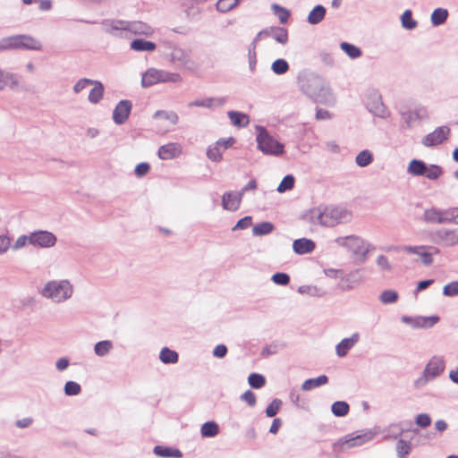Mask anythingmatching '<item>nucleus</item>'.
<instances>
[{"instance_id":"obj_1","label":"nucleus","mask_w":458,"mask_h":458,"mask_svg":"<svg viewBox=\"0 0 458 458\" xmlns=\"http://www.w3.org/2000/svg\"><path fill=\"white\" fill-rule=\"evenodd\" d=\"M303 219L312 225L334 227L349 222L352 219V214L344 208L319 205L309 209L304 214Z\"/></svg>"},{"instance_id":"obj_2","label":"nucleus","mask_w":458,"mask_h":458,"mask_svg":"<svg viewBox=\"0 0 458 458\" xmlns=\"http://www.w3.org/2000/svg\"><path fill=\"white\" fill-rule=\"evenodd\" d=\"M297 81L300 90L312 100L322 104L332 101L333 94L329 84L318 73L302 71L299 73Z\"/></svg>"},{"instance_id":"obj_3","label":"nucleus","mask_w":458,"mask_h":458,"mask_svg":"<svg viewBox=\"0 0 458 458\" xmlns=\"http://www.w3.org/2000/svg\"><path fill=\"white\" fill-rule=\"evenodd\" d=\"M74 293V286L68 279H54L47 281L40 291V294L54 303H64Z\"/></svg>"},{"instance_id":"obj_4","label":"nucleus","mask_w":458,"mask_h":458,"mask_svg":"<svg viewBox=\"0 0 458 458\" xmlns=\"http://www.w3.org/2000/svg\"><path fill=\"white\" fill-rule=\"evenodd\" d=\"M336 245L343 247L360 262H365L368 254L374 250V247L368 241L360 236L351 234L340 236L335 239Z\"/></svg>"},{"instance_id":"obj_5","label":"nucleus","mask_w":458,"mask_h":458,"mask_svg":"<svg viewBox=\"0 0 458 458\" xmlns=\"http://www.w3.org/2000/svg\"><path fill=\"white\" fill-rule=\"evenodd\" d=\"M20 49L39 51L42 49V44L38 39L26 34L4 37L0 39V52Z\"/></svg>"},{"instance_id":"obj_6","label":"nucleus","mask_w":458,"mask_h":458,"mask_svg":"<svg viewBox=\"0 0 458 458\" xmlns=\"http://www.w3.org/2000/svg\"><path fill=\"white\" fill-rule=\"evenodd\" d=\"M445 369V359L442 355H433L427 362L422 374L414 381L416 388H422L440 377Z\"/></svg>"},{"instance_id":"obj_7","label":"nucleus","mask_w":458,"mask_h":458,"mask_svg":"<svg viewBox=\"0 0 458 458\" xmlns=\"http://www.w3.org/2000/svg\"><path fill=\"white\" fill-rule=\"evenodd\" d=\"M395 437L398 438L396 452L400 458H405L413 446L423 445L430 438L423 431H401Z\"/></svg>"},{"instance_id":"obj_8","label":"nucleus","mask_w":458,"mask_h":458,"mask_svg":"<svg viewBox=\"0 0 458 458\" xmlns=\"http://www.w3.org/2000/svg\"><path fill=\"white\" fill-rule=\"evenodd\" d=\"M258 148L266 155L278 157L284 153V146L271 136L262 126H257Z\"/></svg>"},{"instance_id":"obj_9","label":"nucleus","mask_w":458,"mask_h":458,"mask_svg":"<svg viewBox=\"0 0 458 458\" xmlns=\"http://www.w3.org/2000/svg\"><path fill=\"white\" fill-rule=\"evenodd\" d=\"M365 106L367 110L381 119H387L390 116V111L382 100L381 93L378 89H369L365 94Z\"/></svg>"},{"instance_id":"obj_10","label":"nucleus","mask_w":458,"mask_h":458,"mask_svg":"<svg viewBox=\"0 0 458 458\" xmlns=\"http://www.w3.org/2000/svg\"><path fill=\"white\" fill-rule=\"evenodd\" d=\"M432 239L435 243L443 247L456 246L458 245V228H437L432 232Z\"/></svg>"},{"instance_id":"obj_11","label":"nucleus","mask_w":458,"mask_h":458,"mask_svg":"<svg viewBox=\"0 0 458 458\" xmlns=\"http://www.w3.org/2000/svg\"><path fill=\"white\" fill-rule=\"evenodd\" d=\"M403 250L415 254L420 257V261L424 266H430L434 262L433 255L440 252L439 249L434 246H404Z\"/></svg>"},{"instance_id":"obj_12","label":"nucleus","mask_w":458,"mask_h":458,"mask_svg":"<svg viewBox=\"0 0 458 458\" xmlns=\"http://www.w3.org/2000/svg\"><path fill=\"white\" fill-rule=\"evenodd\" d=\"M451 135V129L443 125L437 127L421 139V144L426 148H433L447 140Z\"/></svg>"},{"instance_id":"obj_13","label":"nucleus","mask_w":458,"mask_h":458,"mask_svg":"<svg viewBox=\"0 0 458 458\" xmlns=\"http://www.w3.org/2000/svg\"><path fill=\"white\" fill-rule=\"evenodd\" d=\"M374 437L373 431H366L362 434L352 432L348 434L344 439H340L335 444V446L340 448H350L357 445H363L364 443L371 440Z\"/></svg>"},{"instance_id":"obj_14","label":"nucleus","mask_w":458,"mask_h":458,"mask_svg":"<svg viewBox=\"0 0 458 458\" xmlns=\"http://www.w3.org/2000/svg\"><path fill=\"white\" fill-rule=\"evenodd\" d=\"M56 242V236L49 231L38 230L30 233V245L32 246L48 249L54 247Z\"/></svg>"},{"instance_id":"obj_15","label":"nucleus","mask_w":458,"mask_h":458,"mask_svg":"<svg viewBox=\"0 0 458 458\" xmlns=\"http://www.w3.org/2000/svg\"><path fill=\"white\" fill-rule=\"evenodd\" d=\"M264 37H271L276 42L280 44H286L288 41V32L284 28L282 27H271L266 30L259 31L256 38L252 42L253 47H256V44L259 40L262 39Z\"/></svg>"},{"instance_id":"obj_16","label":"nucleus","mask_w":458,"mask_h":458,"mask_svg":"<svg viewBox=\"0 0 458 458\" xmlns=\"http://www.w3.org/2000/svg\"><path fill=\"white\" fill-rule=\"evenodd\" d=\"M172 62L180 69L193 71L196 69V63L191 59L190 54L182 48H174L171 52Z\"/></svg>"},{"instance_id":"obj_17","label":"nucleus","mask_w":458,"mask_h":458,"mask_svg":"<svg viewBox=\"0 0 458 458\" xmlns=\"http://www.w3.org/2000/svg\"><path fill=\"white\" fill-rule=\"evenodd\" d=\"M401 320L410 325L412 328H430L434 327L438 321L439 317L437 315L424 317V316H417V317H409L403 316Z\"/></svg>"},{"instance_id":"obj_18","label":"nucleus","mask_w":458,"mask_h":458,"mask_svg":"<svg viewBox=\"0 0 458 458\" xmlns=\"http://www.w3.org/2000/svg\"><path fill=\"white\" fill-rule=\"evenodd\" d=\"M106 33L120 36L123 31H128L129 21L118 19H106L101 23Z\"/></svg>"},{"instance_id":"obj_19","label":"nucleus","mask_w":458,"mask_h":458,"mask_svg":"<svg viewBox=\"0 0 458 458\" xmlns=\"http://www.w3.org/2000/svg\"><path fill=\"white\" fill-rule=\"evenodd\" d=\"M182 154V146L178 142H169L162 145L157 151L161 160H171L179 157Z\"/></svg>"},{"instance_id":"obj_20","label":"nucleus","mask_w":458,"mask_h":458,"mask_svg":"<svg viewBox=\"0 0 458 458\" xmlns=\"http://www.w3.org/2000/svg\"><path fill=\"white\" fill-rule=\"evenodd\" d=\"M131 102L129 100H121L113 111V120L116 124H123L131 111Z\"/></svg>"},{"instance_id":"obj_21","label":"nucleus","mask_w":458,"mask_h":458,"mask_svg":"<svg viewBox=\"0 0 458 458\" xmlns=\"http://www.w3.org/2000/svg\"><path fill=\"white\" fill-rule=\"evenodd\" d=\"M242 199V192L226 191L222 196L223 208L228 211H236L239 209Z\"/></svg>"},{"instance_id":"obj_22","label":"nucleus","mask_w":458,"mask_h":458,"mask_svg":"<svg viewBox=\"0 0 458 458\" xmlns=\"http://www.w3.org/2000/svg\"><path fill=\"white\" fill-rule=\"evenodd\" d=\"M402 117L407 127L411 128L415 123L427 120L428 114L425 107L420 106L414 110L403 112Z\"/></svg>"},{"instance_id":"obj_23","label":"nucleus","mask_w":458,"mask_h":458,"mask_svg":"<svg viewBox=\"0 0 458 458\" xmlns=\"http://www.w3.org/2000/svg\"><path fill=\"white\" fill-rule=\"evenodd\" d=\"M21 85L20 77L13 72L0 68V91L9 88L12 90L18 89Z\"/></svg>"},{"instance_id":"obj_24","label":"nucleus","mask_w":458,"mask_h":458,"mask_svg":"<svg viewBox=\"0 0 458 458\" xmlns=\"http://www.w3.org/2000/svg\"><path fill=\"white\" fill-rule=\"evenodd\" d=\"M360 341L359 333H353L350 337L344 338L335 347L338 357H345L348 352Z\"/></svg>"},{"instance_id":"obj_25","label":"nucleus","mask_w":458,"mask_h":458,"mask_svg":"<svg viewBox=\"0 0 458 458\" xmlns=\"http://www.w3.org/2000/svg\"><path fill=\"white\" fill-rule=\"evenodd\" d=\"M226 98L219 97V98H200L195 99L188 103L189 107L196 106V107H206L212 108L214 106H222L225 104Z\"/></svg>"},{"instance_id":"obj_26","label":"nucleus","mask_w":458,"mask_h":458,"mask_svg":"<svg viewBox=\"0 0 458 458\" xmlns=\"http://www.w3.org/2000/svg\"><path fill=\"white\" fill-rule=\"evenodd\" d=\"M422 219L427 224H445L443 209L435 207L426 208L422 214Z\"/></svg>"},{"instance_id":"obj_27","label":"nucleus","mask_w":458,"mask_h":458,"mask_svg":"<svg viewBox=\"0 0 458 458\" xmlns=\"http://www.w3.org/2000/svg\"><path fill=\"white\" fill-rule=\"evenodd\" d=\"M128 31L145 37H151L154 34V29L148 23L140 21H129Z\"/></svg>"},{"instance_id":"obj_28","label":"nucleus","mask_w":458,"mask_h":458,"mask_svg":"<svg viewBox=\"0 0 458 458\" xmlns=\"http://www.w3.org/2000/svg\"><path fill=\"white\" fill-rule=\"evenodd\" d=\"M361 282V277L360 276V270L354 269L345 275L344 273V278L342 280V284L340 287L344 291H349L353 289L356 285H358Z\"/></svg>"},{"instance_id":"obj_29","label":"nucleus","mask_w":458,"mask_h":458,"mask_svg":"<svg viewBox=\"0 0 458 458\" xmlns=\"http://www.w3.org/2000/svg\"><path fill=\"white\" fill-rule=\"evenodd\" d=\"M293 249L297 254H307L313 251L315 249V243L311 240L301 238L293 242Z\"/></svg>"},{"instance_id":"obj_30","label":"nucleus","mask_w":458,"mask_h":458,"mask_svg":"<svg viewBox=\"0 0 458 458\" xmlns=\"http://www.w3.org/2000/svg\"><path fill=\"white\" fill-rule=\"evenodd\" d=\"M90 86H93V88L89 91L88 100L91 104H98L103 98L105 92L104 85L101 81L93 80Z\"/></svg>"},{"instance_id":"obj_31","label":"nucleus","mask_w":458,"mask_h":458,"mask_svg":"<svg viewBox=\"0 0 458 458\" xmlns=\"http://www.w3.org/2000/svg\"><path fill=\"white\" fill-rule=\"evenodd\" d=\"M161 82V70L148 69L142 76L141 84L148 88L156 83Z\"/></svg>"},{"instance_id":"obj_32","label":"nucleus","mask_w":458,"mask_h":458,"mask_svg":"<svg viewBox=\"0 0 458 458\" xmlns=\"http://www.w3.org/2000/svg\"><path fill=\"white\" fill-rule=\"evenodd\" d=\"M130 47L136 52H153L156 50L157 45L151 41L136 38L131 42Z\"/></svg>"},{"instance_id":"obj_33","label":"nucleus","mask_w":458,"mask_h":458,"mask_svg":"<svg viewBox=\"0 0 458 458\" xmlns=\"http://www.w3.org/2000/svg\"><path fill=\"white\" fill-rule=\"evenodd\" d=\"M326 13V8L323 5L318 4L308 14L307 21L310 25H317L324 20Z\"/></svg>"},{"instance_id":"obj_34","label":"nucleus","mask_w":458,"mask_h":458,"mask_svg":"<svg viewBox=\"0 0 458 458\" xmlns=\"http://www.w3.org/2000/svg\"><path fill=\"white\" fill-rule=\"evenodd\" d=\"M448 14L447 9L442 7L436 8L430 15L432 25L435 27L443 25L446 21Z\"/></svg>"},{"instance_id":"obj_35","label":"nucleus","mask_w":458,"mask_h":458,"mask_svg":"<svg viewBox=\"0 0 458 458\" xmlns=\"http://www.w3.org/2000/svg\"><path fill=\"white\" fill-rule=\"evenodd\" d=\"M426 166L427 165L423 161L412 159L408 165L407 172L413 176H421L426 174Z\"/></svg>"},{"instance_id":"obj_36","label":"nucleus","mask_w":458,"mask_h":458,"mask_svg":"<svg viewBox=\"0 0 458 458\" xmlns=\"http://www.w3.org/2000/svg\"><path fill=\"white\" fill-rule=\"evenodd\" d=\"M227 114H228V117H229L231 123L234 126L245 127L250 123L249 116L246 114L237 112V111H229L227 113Z\"/></svg>"},{"instance_id":"obj_37","label":"nucleus","mask_w":458,"mask_h":458,"mask_svg":"<svg viewBox=\"0 0 458 458\" xmlns=\"http://www.w3.org/2000/svg\"><path fill=\"white\" fill-rule=\"evenodd\" d=\"M328 377L326 375H321L315 378H309L305 380L301 385V389L303 391H310L313 388L324 386L327 384Z\"/></svg>"},{"instance_id":"obj_38","label":"nucleus","mask_w":458,"mask_h":458,"mask_svg":"<svg viewBox=\"0 0 458 458\" xmlns=\"http://www.w3.org/2000/svg\"><path fill=\"white\" fill-rule=\"evenodd\" d=\"M154 453L157 456L165 457V458H168V457L181 458L182 457V453L180 452V450L175 449V448L167 447V446H163V445L155 446Z\"/></svg>"},{"instance_id":"obj_39","label":"nucleus","mask_w":458,"mask_h":458,"mask_svg":"<svg viewBox=\"0 0 458 458\" xmlns=\"http://www.w3.org/2000/svg\"><path fill=\"white\" fill-rule=\"evenodd\" d=\"M114 348V344L109 340H103L98 342L94 345V353L98 357H104L107 355Z\"/></svg>"},{"instance_id":"obj_40","label":"nucleus","mask_w":458,"mask_h":458,"mask_svg":"<svg viewBox=\"0 0 458 458\" xmlns=\"http://www.w3.org/2000/svg\"><path fill=\"white\" fill-rule=\"evenodd\" d=\"M399 299V294L395 290L388 289L380 293L379 301L384 305L394 304Z\"/></svg>"},{"instance_id":"obj_41","label":"nucleus","mask_w":458,"mask_h":458,"mask_svg":"<svg viewBox=\"0 0 458 458\" xmlns=\"http://www.w3.org/2000/svg\"><path fill=\"white\" fill-rule=\"evenodd\" d=\"M298 292L301 294H308L313 297H323L326 294V291L317 285H301Z\"/></svg>"},{"instance_id":"obj_42","label":"nucleus","mask_w":458,"mask_h":458,"mask_svg":"<svg viewBox=\"0 0 458 458\" xmlns=\"http://www.w3.org/2000/svg\"><path fill=\"white\" fill-rule=\"evenodd\" d=\"M159 359L165 364H174L178 361V353L167 347H164L160 351Z\"/></svg>"},{"instance_id":"obj_43","label":"nucleus","mask_w":458,"mask_h":458,"mask_svg":"<svg viewBox=\"0 0 458 458\" xmlns=\"http://www.w3.org/2000/svg\"><path fill=\"white\" fill-rule=\"evenodd\" d=\"M275 229V226L270 222H262L260 224H257L252 227V233L255 236H262L271 233Z\"/></svg>"},{"instance_id":"obj_44","label":"nucleus","mask_w":458,"mask_h":458,"mask_svg":"<svg viewBox=\"0 0 458 458\" xmlns=\"http://www.w3.org/2000/svg\"><path fill=\"white\" fill-rule=\"evenodd\" d=\"M401 23L403 29L411 30H414L418 21L412 18V13L411 10H405L401 15Z\"/></svg>"},{"instance_id":"obj_45","label":"nucleus","mask_w":458,"mask_h":458,"mask_svg":"<svg viewBox=\"0 0 458 458\" xmlns=\"http://www.w3.org/2000/svg\"><path fill=\"white\" fill-rule=\"evenodd\" d=\"M373 161V155L371 151L364 149L358 153L355 157V163L360 167H366L370 165Z\"/></svg>"},{"instance_id":"obj_46","label":"nucleus","mask_w":458,"mask_h":458,"mask_svg":"<svg viewBox=\"0 0 458 458\" xmlns=\"http://www.w3.org/2000/svg\"><path fill=\"white\" fill-rule=\"evenodd\" d=\"M153 118L165 119L173 125H175L179 121L177 114L174 111L158 110L153 114Z\"/></svg>"},{"instance_id":"obj_47","label":"nucleus","mask_w":458,"mask_h":458,"mask_svg":"<svg viewBox=\"0 0 458 458\" xmlns=\"http://www.w3.org/2000/svg\"><path fill=\"white\" fill-rule=\"evenodd\" d=\"M242 0H218L216 4V8L220 13H227L241 3Z\"/></svg>"},{"instance_id":"obj_48","label":"nucleus","mask_w":458,"mask_h":458,"mask_svg":"<svg viewBox=\"0 0 458 458\" xmlns=\"http://www.w3.org/2000/svg\"><path fill=\"white\" fill-rule=\"evenodd\" d=\"M340 47L352 59L361 56V50L352 44L343 42L340 44Z\"/></svg>"},{"instance_id":"obj_49","label":"nucleus","mask_w":458,"mask_h":458,"mask_svg":"<svg viewBox=\"0 0 458 458\" xmlns=\"http://www.w3.org/2000/svg\"><path fill=\"white\" fill-rule=\"evenodd\" d=\"M349 404L344 401L335 402L331 406V411L336 417L345 416L349 412Z\"/></svg>"},{"instance_id":"obj_50","label":"nucleus","mask_w":458,"mask_h":458,"mask_svg":"<svg viewBox=\"0 0 458 458\" xmlns=\"http://www.w3.org/2000/svg\"><path fill=\"white\" fill-rule=\"evenodd\" d=\"M271 8H272L274 14L278 17V19L282 24H284L288 21L289 17H290V12L287 9L280 6L277 4H273L271 5Z\"/></svg>"},{"instance_id":"obj_51","label":"nucleus","mask_w":458,"mask_h":458,"mask_svg":"<svg viewBox=\"0 0 458 458\" xmlns=\"http://www.w3.org/2000/svg\"><path fill=\"white\" fill-rule=\"evenodd\" d=\"M207 157L214 162H219L223 157L222 148L215 143L212 146H209L207 149Z\"/></svg>"},{"instance_id":"obj_52","label":"nucleus","mask_w":458,"mask_h":458,"mask_svg":"<svg viewBox=\"0 0 458 458\" xmlns=\"http://www.w3.org/2000/svg\"><path fill=\"white\" fill-rule=\"evenodd\" d=\"M445 224L458 225V208L453 207L443 209Z\"/></svg>"},{"instance_id":"obj_53","label":"nucleus","mask_w":458,"mask_h":458,"mask_svg":"<svg viewBox=\"0 0 458 458\" xmlns=\"http://www.w3.org/2000/svg\"><path fill=\"white\" fill-rule=\"evenodd\" d=\"M271 70L277 75L284 74L289 70V64L284 59H276L272 63Z\"/></svg>"},{"instance_id":"obj_54","label":"nucleus","mask_w":458,"mask_h":458,"mask_svg":"<svg viewBox=\"0 0 458 458\" xmlns=\"http://www.w3.org/2000/svg\"><path fill=\"white\" fill-rule=\"evenodd\" d=\"M443 169L437 165H429L426 166V176L429 180H437L443 174Z\"/></svg>"},{"instance_id":"obj_55","label":"nucleus","mask_w":458,"mask_h":458,"mask_svg":"<svg viewBox=\"0 0 458 458\" xmlns=\"http://www.w3.org/2000/svg\"><path fill=\"white\" fill-rule=\"evenodd\" d=\"M248 382L252 388L259 389L265 386L266 379L261 374L251 373L248 377Z\"/></svg>"},{"instance_id":"obj_56","label":"nucleus","mask_w":458,"mask_h":458,"mask_svg":"<svg viewBox=\"0 0 458 458\" xmlns=\"http://www.w3.org/2000/svg\"><path fill=\"white\" fill-rule=\"evenodd\" d=\"M64 391L67 396L78 395L81 392V386L75 381H67L64 384Z\"/></svg>"},{"instance_id":"obj_57","label":"nucleus","mask_w":458,"mask_h":458,"mask_svg":"<svg viewBox=\"0 0 458 458\" xmlns=\"http://www.w3.org/2000/svg\"><path fill=\"white\" fill-rule=\"evenodd\" d=\"M294 186V177L291 174H288L284 177L279 185L277 186L276 191L280 193H283L286 191L292 190Z\"/></svg>"},{"instance_id":"obj_58","label":"nucleus","mask_w":458,"mask_h":458,"mask_svg":"<svg viewBox=\"0 0 458 458\" xmlns=\"http://www.w3.org/2000/svg\"><path fill=\"white\" fill-rule=\"evenodd\" d=\"M443 295L445 297L458 296V280L453 281L443 287Z\"/></svg>"},{"instance_id":"obj_59","label":"nucleus","mask_w":458,"mask_h":458,"mask_svg":"<svg viewBox=\"0 0 458 458\" xmlns=\"http://www.w3.org/2000/svg\"><path fill=\"white\" fill-rule=\"evenodd\" d=\"M182 81V78L179 73L161 71V82L178 83V82H181Z\"/></svg>"},{"instance_id":"obj_60","label":"nucleus","mask_w":458,"mask_h":458,"mask_svg":"<svg viewBox=\"0 0 458 458\" xmlns=\"http://www.w3.org/2000/svg\"><path fill=\"white\" fill-rule=\"evenodd\" d=\"M376 264L383 271L389 272L392 270V265L388 258L385 255H378L376 259Z\"/></svg>"},{"instance_id":"obj_61","label":"nucleus","mask_w":458,"mask_h":458,"mask_svg":"<svg viewBox=\"0 0 458 458\" xmlns=\"http://www.w3.org/2000/svg\"><path fill=\"white\" fill-rule=\"evenodd\" d=\"M93 80L83 78L79 80L72 88V90L75 94H79L83 91L87 87L90 86Z\"/></svg>"},{"instance_id":"obj_62","label":"nucleus","mask_w":458,"mask_h":458,"mask_svg":"<svg viewBox=\"0 0 458 458\" xmlns=\"http://www.w3.org/2000/svg\"><path fill=\"white\" fill-rule=\"evenodd\" d=\"M282 402L279 399H274L266 409L267 417H274L279 411Z\"/></svg>"},{"instance_id":"obj_63","label":"nucleus","mask_w":458,"mask_h":458,"mask_svg":"<svg viewBox=\"0 0 458 458\" xmlns=\"http://www.w3.org/2000/svg\"><path fill=\"white\" fill-rule=\"evenodd\" d=\"M271 280L278 285H287L290 282V276L285 273H276L272 276Z\"/></svg>"},{"instance_id":"obj_64","label":"nucleus","mask_w":458,"mask_h":458,"mask_svg":"<svg viewBox=\"0 0 458 458\" xmlns=\"http://www.w3.org/2000/svg\"><path fill=\"white\" fill-rule=\"evenodd\" d=\"M28 243L30 244V233L29 235L22 234L19 236L12 248L13 250H18L25 247Z\"/></svg>"}]
</instances>
